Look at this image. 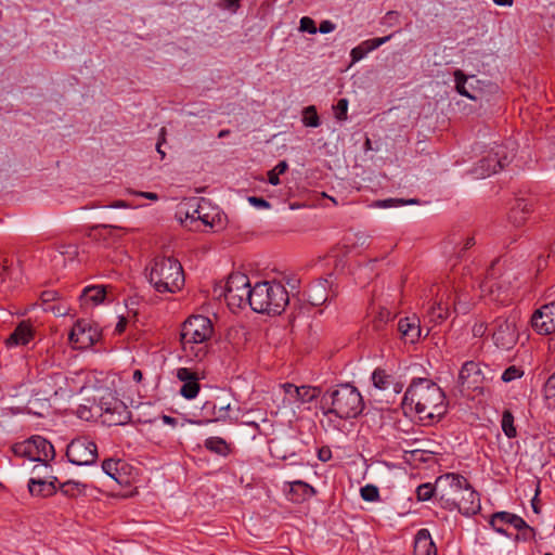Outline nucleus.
Instances as JSON below:
<instances>
[{
    "label": "nucleus",
    "instance_id": "30",
    "mask_svg": "<svg viewBox=\"0 0 555 555\" xmlns=\"http://www.w3.org/2000/svg\"><path fill=\"white\" fill-rule=\"evenodd\" d=\"M230 409V403L217 406L215 402L206 401L203 405V410L210 414L214 422H225L229 418Z\"/></svg>",
    "mask_w": 555,
    "mask_h": 555
},
{
    "label": "nucleus",
    "instance_id": "3",
    "mask_svg": "<svg viewBox=\"0 0 555 555\" xmlns=\"http://www.w3.org/2000/svg\"><path fill=\"white\" fill-rule=\"evenodd\" d=\"M214 335V325L205 315H191L180 332V343L183 352L197 361H202L210 351V340Z\"/></svg>",
    "mask_w": 555,
    "mask_h": 555
},
{
    "label": "nucleus",
    "instance_id": "48",
    "mask_svg": "<svg viewBox=\"0 0 555 555\" xmlns=\"http://www.w3.org/2000/svg\"><path fill=\"white\" fill-rule=\"evenodd\" d=\"M480 288L483 293L494 294L495 291L500 293L501 286L490 276V273H488L486 279L480 283Z\"/></svg>",
    "mask_w": 555,
    "mask_h": 555
},
{
    "label": "nucleus",
    "instance_id": "27",
    "mask_svg": "<svg viewBox=\"0 0 555 555\" xmlns=\"http://www.w3.org/2000/svg\"><path fill=\"white\" fill-rule=\"evenodd\" d=\"M414 555H437V547L428 529H420L414 539Z\"/></svg>",
    "mask_w": 555,
    "mask_h": 555
},
{
    "label": "nucleus",
    "instance_id": "51",
    "mask_svg": "<svg viewBox=\"0 0 555 555\" xmlns=\"http://www.w3.org/2000/svg\"><path fill=\"white\" fill-rule=\"evenodd\" d=\"M354 240L352 241L353 246H367L370 244V235L364 232H358L353 234Z\"/></svg>",
    "mask_w": 555,
    "mask_h": 555
},
{
    "label": "nucleus",
    "instance_id": "19",
    "mask_svg": "<svg viewBox=\"0 0 555 555\" xmlns=\"http://www.w3.org/2000/svg\"><path fill=\"white\" fill-rule=\"evenodd\" d=\"M202 210H214V206L211 205L209 199L204 197L199 198H191L186 203L182 205L179 210L180 215H184V220L180 217L181 222L184 223L185 227H190L196 222L195 216L197 211Z\"/></svg>",
    "mask_w": 555,
    "mask_h": 555
},
{
    "label": "nucleus",
    "instance_id": "64",
    "mask_svg": "<svg viewBox=\"0 0 555 555\" xmlns=\"http://www.w3.org/2000/svg\"><path fill=\"white\" fill-rule=\"evenodd\" d=\"M288 169V164L286 160H281L276 164V166L273 168V170L283 175Z\"/></svg>",
    "mask_w": 555,
    "mask_h": 555
},
{
    "label": "nucleus",
    "instance_id": "6",
    "mask_svg": "<svg viewBox=\"0 0 555 555\" xmlns=\"http://www.w3.org/2000/svg\"><path fill=\"white\" fill-rule=\"evenodd\" d=\"M289 304V296L280 282L262 281L254 285L250 308L258 313L281 314Z\"/></svg>",
    "mask_w": 555,
    "mask_h": 555
},
{
    "label": "nucleus",
    "instance_id": "60",
    "mask_svg": "<svg viewBox=\"0 0 555 555\" xmlns=\"http://www.w3.org/2000/svg\"><path fill=\"white\" fill-rule=\"evenodd\" d=\"M241 0H224V8L236 12V10L240 8Z\"/></svg>",
    "mask_w": 555,
    "mask_h": 555
},
{
    "label": "nucleus",
    "instance_id": "37",
    "mask_svg": "<svg viewBox=\"0 0 555 555\" xmlns=\"http://www.w3.org/2000/svg\"><path fill=\"white\" fill-rule=\"evenodd\" d=\"M418 204V199L411 198V199H403V198H386V199H378L373 203L374 207L377 208H391V207H398L403 205H414Z\"/></svg>",
    "mask_w": 555,
    "mask_h": 555
},
{
    "label": "nucleus",
    "instance_id": "32",
    "mask_svg": "<svg viewBox=\"0 0 555 555\" xmlns=\"http://www.w3.org/2000/svg\"><path fill=\"white\" fill-rule=\"evenodd\" d=\"M124 466L125 463L120 460L107 459L102 463V470L118 483H122L120 469Z\"/></svg>",
    "mask_w": 555,
    "mask_h": 555
},
{
    "label": "nucleus",
    "instance_id": "12",
    "mask_svg": "<svg viewBox=\"0 0 555 555\" xmlns=\"http://www.w3.org/2000/svg\"><path fill=\"white\" fill-rule=\"evenodd\" d=\"M15 452L27 456L30 461L42 462L46 466L55 456V451L50 441L41 436H33L22 444L15 447Z\"/></svg>",
    "mask_w": 555,
    "mask_h": 555
},
{
    "label": "nucleus",
    "instance_id": "20",
    "mask_svg": "<svg viewBox=\"0 0 555 555\" xmlns=\"http://www.w3.org/2000/svg\"><path fill=\"white\" fill-rule=\"evenodd\" d=\"M34 328L28 321H22L4 340L8 348L26 346L34 339Z\"/></svg>",
    "mask_w": 555,
    "mask_h": 555
},
{
    "label": "nucleus",
    "instance_id": "36",
    "mask_svg": "<svg viewBox=\"0 0 555 555\" xmlns=\"http://www.w3.org/2000/svg\"><path fill=\"white\" fill-rule=\"evenodd\" d=\"M434 495L440 496V491L437 482L435 485H431L429 482L423 483L416 488V498L418 501H428Z\"/></svg>",
    "mask_w": 555,
    "mask_h": 555
},
{
    "label": "nucleus",
    "instance_id": "14",
    "mask_svg": "<svg viewBox=\"0 0 555 555\" xmlns=\"http://www.w3.org/2000/svg\"><path fill=\"white\" fill-rule=\"evenodd\" d=\"M101 338V332L98 326L92 325L87 320H78L70 333V343L77 345V348H88L96 344Z\"/></svg>",
    "mask_w": 555,
    "mask_h": 555
},
{
    "label": "nucleus",
    "instance_id": "38",
    "mask_svg": "<svg viewBox=\"0 0 555 555\" xmlns=\"http://www.w3.org/2000/svg\"><path fill=\"white\" fill-rule=\"evenodd\" d=\"M501 426L507 438H515L517 436V430L514 426V415L509 410L503 412Z\"/></svg>",
    "mask_w": 555,
    "mask_h": 555
},
{
    "label": "nucleus",
    "instance_id": "59",
    "mask_svg": "<svg viewBox=\"0 0 555 555\" xmlns=\"http://www.w3.org/2000/svg\"><path fill=\"white\" fill-rule=\"evenodd\" d=\"M487 331V326L483 323L475 324L473 327V334L476 337H481L485 335Z\"/></svg>",
    "mask_w": 555,
    "mask_h": 555
},
{
    "label": "nucleus",
    "instance_id": "13",
    "mask_svg": "<svg viewBox=\"0 0 555 555\" xmlns=\"http://www.w3.org/2000/svg\"><path fill=\"white\" fill-rule=\"evenodd\" d=\"M481 363L475 361H466L462 365L457 377V386L461 392L465 390L482 392L483 384L491 382V377H486L481 373Z\"/></svg>",
    "mask_w": 555,
    "mask_h": 555
},
{
    "label": "nucleus",
    "instance_id": "57",
    "mask_svg": "<svg viewBox=\"0 0 555 555\" xmlns=\"http://www.w3.org/2000/svg\"><path fill=\"white\" fill-rule=\"evenodd\" d=\"M318 459L322 462H328L332 459V451L328 447H322L318 451Z\"/></svg>",
    "mask_w": 555,
    "mask_h": 555
},
{
    "label": "nucleus",
    "instance_id": "40",
    "mask_svg": "<svg viewBox=\"0 0 555 555\" xmlns=\"http://www.w3.org/2000/svg\"><path fill=\"white\" fill-rule=\"evenodd\" d=\"M544 399L548 408L555 409V372L547 378L544 385Z\"/></svg>",
    "mask_w": 555,
    "mask_h": 555
},
{
    "label": "nucleus",
    "instance_id": "26",
    "mask_svg": "<svg viewBox=\"0 0 555 555\" xmlns=\"http://www.w3.org/2000/svg\"><path fill=\"white\" fill-rule=\"evenodd\" d=\"M532 211V204L526 198L515 199L512 206L508 220L515 227H521L528 219V216Z\"/></svg>",
    "mask_w": 555,
    "mask_h": 555
},
{
    "label": "nucleus",
    "instance_id": "52",
    "mask_svg": "<svg viewBox=\"0 0 555 555\" xmlns=\"http://www.w3.org/2000/svg\"><path fill=\"white\" fill-rule=\"evenodd\" d=\"M534 529L532 527L528 528V529H525V530H521L519 531L515 537H514V540L515 541H524V542H527V541H530L534 538Z\"/></svg>",
    "mask_w": 555,
    "mask_h": 555
},
{
    "label": "nucleus",
    "instance_id": "58",
    "mask_svg": "<svg viewBox=\"0 0 555 555\" xmlns=\"http://www.w3.org/2000/svg\"><path fill=\"white\" fill-rule=\"evenodd\" d=\"M163 142H165V129L164 128L160 130V137L156 143V151L160 155V159H164L166 156L165 152L162 149Z\"/></svg>",
    "mask_w": 555,
    "mask_h": 555
},
{
    "label": "nucleus",
    "instance_id": "21",
    "mask_svg": "<svg viewBox=\"0 0 555 555\" xmlns=\"http://www.w3.org/2000/svg\"><path fill=\"white\" fill-rule=\"evenodd\" d=\"M107 288L106 285L86 286L79 296L81 308L87 309L103 304L107 295Z\"/></svg>",
    "mask_w": 555,
    "mask_h": 555
},
{
    "label": "nucleus",
    "instance_id": "61",
    "mask_svg": "<svg viewBox=\"0 0 555 555\" xmlns=\"http://www.w3.org/2000/svg\"><path fill=\"white\" fill-rule=\"evenodd\" d=\"M280 175L276 173L273 169L268 172V181L272 185H279L280 184Z\"/></svg>",
    "mask_w": 555,
    "mask_h": 555
},
{
    "label": "nucleus",
    "instance_id": "2",
    "mask_svg": "<svg viewBox=\"0 0 555 555\" xmlns=\"http://www.w3.org/2000/svg\"><path fill=\"white\" fill-rule=\"evenodd\" d=\"M440 496L439 503L448 511L457 509L464 516H473L480 512L479 493L462 475L448 473L437 478Z\"/></svg>",
    "mask_w": 555,
    "mask_h": 555
},
{
    "label": "nucleus",
    "instance_id": "35",
    "mask_svg": "<svg viewBox=\"0 0 555 555\" xmlns=\"http://www.w3.org/2000/svg\"><path fill=\"white\" fill-rule=\"evenodd\" d=\"M321 393L320 388L313 386H300L295 389V398L301 403H310Z\"/></svg>",
    "mask_w": 555,
    "mask_h": 555
},
{
    "label": "nucleus",
    "instance_id": "62",
    "mask_svg": "<svg viewBox=\"0 0 555 555\" xmlns=\"http://www.w3.org/2000/svg\"><path fill=\"white\" fill-rule=\"evenodd\" d=\"M481 366H482L481 373H483L486 377H491V382H492L496 376V372L494 370H492L487 364H481Z\"/></svg>",
    "mask_w": 555,
    "mask_h": 555
},
{
    "label": "nucleus",
    "instance_id": "31",
    "mask_svg": "<svg viewBox=\"0 0 555 555\" xmlns=\"http://www.w3.org/2000/svg\"><path fill=\"white\" fill-rule=\"evenodd\" d=\"M204 447L220 456H228L231 452L230 444L221 437H209L204 441Z\"/></svg>",
    "mask_w": 555,
    "mask_h": 555
},
{
    "label": "nucleus",
    "instance_id": "44",
    "mask_svg": "<svg viewBox=\"0 0 555 555\" xmlns=\"http://www.w3.org/2000/svg\"><path fill=\"white\" fill-rule=\"evenodd\" d=\"M360 495L363 501L376 502L379 500V490L375 485H365L360 489Z\"/></svg>",
    "mask_w": 555,
    "mask_h": 555
},
{
    "label": "nucleus",
    "instance_id": "8",
    "mask_svg": "<svg viewBox=\"0 0 555 555\" xmlns=\"http://www.w3.org/2000/svg\"><path fill=\"white\" fill-rule=\"evenodd\" d=\"M519 315L512 312L508 315L498 317L492 323V339L494 345L502 350H511L519 338L517 323Z\"/></svg>",
    "mask_w": 555,
    "mask_h": 555
},
{
    "label": "nucleus",
    "instance_id": "56",
    "mask_svg": "<svg viewBox=\"0 0 555 555\" xmlns=\"http://www.w3.org/2000/svg\"><path fill=\"white\" fill-rule=\"evenodd\" d=\"M398 18H399V13L397 11H389L384 16L383 24L392 26L395 23L398 22Z\"/></svg>",
    "mask_w": 555,
    "mask_h": 555
},
{
    "label": "nucleus",
    "instance_id": "46",
    "mask_svg": "<svg viewBox=\"0 0 555 555\" xmlns=\"http://www.w3.org/2000/svg\"><path fill=\"white\" fill-rule=\"evenodd\" d=\"M524 375L522 370L520 367H517L516 365L508 366L503 374L501 375V379L504 383H511L515 379L520 378Z\"/></svg>",
    "mask_w": 555,
    "mask_h": 555
},
{
    "label": "nucleus",
    "instance_id": "41",
    "mask_svg": "<svg viewBox=\"0 0 555 555\" xmlns=\"http://www.w3.org/2000/svg\"><path fill=\"white\" fill-rule=\"evenodd\" d=\"M302 124L306 127L317 128L320 126V117L318 115L317 108L313 105H310L304 109L302 113Z\"/></svg>",
    "mask_w": 555,
    "mask_h": 555
},
{
    "label": "nucleus",
    "instance_id": "45",
    "mask_svg": "<svg viewBox=\"0 0 555 555\" xmlns=\"http://www.w3.org/2000/svg\"><path fill=\"white\" fill-rule=\"evenodd\" d=\"M57 251L67 257L69 260H74L78 256V246L76 244H59L56 246Z\"/></svg>",
    "mask_w": 555,
    "mask_h": 555
},
{
    "label": "nucleus",
    "instance_id": "50",
    "mask_svg": "<svg viewBox=\"0 0 555 555\" xmlns=\"http://www.w3.org/2000/svg\"><path fill=\"white\" fill-rule=\"evenodd\" d=\"M11 276V263L7 258H0V281Z\"/></svg>",
    "mask_w": 555,
    "mask_h": 555
},
{
    "label": "nucleus",
    "instance_id": "42",
    "mask_svg": "<svg viewBox=\"0 0 555 555\" xmlns=\"http://www.w3.org/2000/svg\"><path fill=\"white\" fill-rule=\"evenodd\" d=\"M393 319L392 313L386 309L382 308L377 314V317L373 321V327L375 331L379 332L384 328V326Z\"/></svg>",
    "mask_w": 555,
    "mask_h": 555
},
{
    "label": "nucleus",
    "instance_id": "22",
    "mask_svg": "<svg viewBox=\"0 0 555 555\" xmlns=\"http://www.w3.org/2000/svg\"><path fill=\"white\" fill-rule=\"evenodd\" d=\"M398 332L401 334V338L405 343L414 344L421 337L420 320L415 317L401 318L397 325Z\"/></svg>",
    "mask_w": 555,
    "mask_h": 555
},
{
    "label": "nucleus",
    "instance_id": "39",
    "mask_svg": "<svg viewBox=\"0 0 555 555\" xmlns=\"http://www.w3.org/2000/svg\"><path fill=\"white\" fill-rule=\"evenodd\" d=\"M453 75L456 91L463 96H466L470 100H476V96L466 89L465 85L468 77L464 74V72H462L461 69H456Z\"/></svg>",
    "mask_w": 555,
    "mask_h": 555
},
{
    "label": "nucleus",
    "instance_id": "11",
    "mask_svg": "<svg viewBox=\"0 0 555 555\" xmlns=\"http://www.w3.org/2000/svg\"><path fill=\"white\" fill-rule=\"evenodd\" d=\"M254 286L250 287L248 276L243 273H233L225 283L224 297L229 306L242 307L245 304L250 306V295Z\"/></svg>",
    "mask_w": 555,
    "mask_h": 555
},
{
    "label": "nucleus",
    "instance_id": "29",
    "mask_svg": "<svg viewBox=\"0 0 555 555\" xmlns=\"http://www.w3.org/2000/svg\"><path fill=\"white\" fill-rule=\"evenodd\" d=\"M196 222H201L205 227H209L210 229H221L223 227L222 218L220 216L219 209L214 206V210H202L197 211L195 216Z\"/></svg>",
    "mask_w": 555,
    "mask_h": 555
},
{
    "label": "nucleus",
    "instance_id": "1",
    "mask_svg": "<svg viewBox=\"0 0 555 555\" xmlns=\"http://www.w3.org/2000/svg\"><path fill=\"white\" fill-rule=\"evenodd\" d=\"M403 409L414 411L425 425L439 422L448 412V401L443 390L428 378H413L406 388Z\"/></svg>",
    "mask_w": 555,
    "mask_h": 555
},
{
    "label": "nucleus",
    "instance_id": "23",
    "mask_svg": "<svg viewBox=\"0 0 555 555\" xmlns=\"http://www.w3.org/2000/svg\"><path fill=\"white\" fill-rule=\"evenodd\" d=\"M393 37V34H390L380 38H372L362 41L359 46L354 47L350 52V57L352 63H357L365 57L370 52L376 50L384 43L388 42Z\"/></svg>",
    "mask_w": 555,
    "mask_h": 555
},
{
    "label": "nucleus",
    "instance_id": "53",
    "mask_svg": "<svg viewBox=\"0 0 555 555\" xmlns=\"http://www.w3.org/2000/svg\"><path fill=\"white\" fill-rule=\"evenodd\" d=\"M40 298L43 304H50V302L59 300L60 294L56 291L48 289V291H44L41 293Z\"/></svg>",
    "mask_w": 555,
    "mask_h": 555
},
{
    "label": "nucleus",
    "instance_id": "15",
    "mask_svg": "<svg viewBox=\"0 0 555 555\" xmlns=\"http://www.w3.org/2000/svg\"><path fill=\"white\" fill-rule=\"evenodd\" d=\"M532 328L540 335L555 332V301L542 306L531 315Z\"/></svg>",
    "mask_w": 555,
    "mask_h": 555
},
{
    "label": "nucleus",
    "instance_id": "7",
    "mask_svg": "<svg viewBox=\"0 0 555 555\" xmlns=\"http://www.w3.org/2000/svg\"><path fill=\"white\" fill-rule=\"evenodd\" d=\"M93 400L98 403L103 423L107 426H120L130 422L131 412L128 406L109 388L99 390Z\"/></svg>",
    "mask_w": 555,
    "mask_h": 555
},
{
    "label": "nucleus",
    "instance_id": "25",
    "mask_svg": "<svg viewBox=\"0 0 555 555\" xmlns=\"http://www.w3.org/2000/svg\"><path fill=\"white\" fill-rule=\"evenodd\" d=\"M330 287L331 284L327 279H319L310 284L307 292L310 305L318 307L325 304L330 298L327 292Z\"/></svg>",
    "mask_w": 555,
    "mask_h": 555
},
{
    "label": "nucleus",
    "instance_id": "43",
    "mask_svg": "<svg viewBox=\"0 0 555 555\" xmlns=\"http://www.w3.org/2000/svg\"><path fill=\"white\" fill-rule=\"evenodd\" d=\"M291 490L292 491L299 490L301 492L302 500L311 498L317 493L315 489L312 486H310L309 483L301 481V480H296V481L292 482Z\"/></svg>",
    "mask_w": 555,
    "mask_h": 555
},
{
    "label": "nucleus",
    "instance_id": "24",
    "mask_svg": "<svg viewBox=\"0 0 555 555\" xmlns=\"http://www.w3.org/2000/svg\"><path fill=\"white\" fill-rule=\"evenodd\" d=\"M371 379L375 388L379 390L391 389L395 395H398L402 390V385L396 382L395 376L388 374L386 370L377 367L373 371Z\"/></svg>",
    "mask_w": 555,
    "mask_h": 555
},
{
    "label": "nucleus",
    "instance_id": "63",
    "mask_svg": "<svg viewBox=\"0 0 555 555\" xmlns=\"http://www.w3.org/2000/svg\"><path fill=\"white\" fill-rule=\"evenodd\" d=\"M105 207H108V208H128V207H130V205L126 201L118 199V201L112 202L111 204L106 205Z\"/></svg>",
    "mask_w": 555,
    "mask_h": 555
},
{
    "label": "nucleus",
    "instance_id": "17",
    "mask_svg": "<svg viewBox=\"0 0 555 555\" xmlns=\"http://www.w3.org/2000/svg\"><path fill=\"white\" fill-rule=\"evenodd\" d=\"M499 524H508L518 531L530 528V526L520 516L505 511L493 513L489 518V525L498 533L511 537V534Z\"/></svg>",
    "mask_w": 555,
    "mask_h": 555
},
{
    "label": "nucleus",
    "instance_id": "5",
    "mask_svg": "<svg viewBox=\"0 0 555 555\" xmlns=\"http://www.w3.org/2000/svg\"><path fill=\"white\" fill-rule=\"evenodd\" d=\"M146 271L151 285L158 293H176L184 285L183 268L173 257L156 256Z\"/></svg>",
    "mask_w": 555,
    "mask_h": 555
},
{
    "label": "nucleus",
    "instance_id": "34",
    "mask_svg": "<svg viewBox=\"0 0 555 555\" xmlns=\"http://www.w3.org/2000/svg\"><path fill=\"white\" fill-rule=\"evenodd\" d=\"M450 315V308L448 304L437 302L428 310L430 322L436 324L443 322Z\"/></svg>",
    "mask_w": 555,
    "mask_h": 555
},
{
    "label": "nucleus",
    "instance_id": "18",
    "mask_svg": "<svg viewBox=\"0 0 555 555\" xmlns=\"http://www.w3.org/2000/svg\"><path fill=\"white\" fill-rule=\"evenodd\" d=\"M176 376L182 383L180 395L186 400L195 399L201 390L197 373L188 367H179Z\"/></svg>",
    "mask_w": 555,
    "mask_h": 555
},
{
    "label": "nucleus",
    "instance_id": "16",
    "mask_svg": "<svg viewBox=\"0 0 555 555\" xmlns=\"http://www.w3.org/2000/svg\"><path fill=\"white\" fill-rule=\"evenodd\" d=\"M499 524H508L518 531L530 528V526L520 516L505 511L493 513L489 518V525L498 533L511 537V534Z\"/></svg>",
    "mask_w": 555,
    "mask_h": 555
},
{
    "label": "nucleus",
    "instance_id": "33",
    "mask_svg": "<svg viewBox=\"0 0 555 555\" xmlns=\"http://www.w3.org/2000/svg\"><path fill=\"white\" fill-rule=\"evenodd\" d=\"M87 485L81 483L75 480H67L60 485V491L69 498H77L81 494H85Z\"/></svg>",
    "mask_w": 555,
    "mask_h": 555
},
{
    "label": "nucleus",
    "instance_id": "49",
    "mask_svg": "<svg viewBox=\"0 0 555 555\" xmlns=\"http://www.w3.org/2000/svg\"><path fill=\"white\" fill-rule=\"evenodd\" d=\"M299 29L311 35H314L318 31L315 22L309 16L301 17Z\"/></svg>",
    "mask_w": 555,
    "mask_h": 555
},
{
    "label": "nucleus",
    "instance_id": "4",
    "mask_svg": "<svg viewBox=\"0 0 555 555\" xmlns=\"http://www.w3.org/2000/svg\"><path fill=\"white\" fill-rule=\"evenodd\" d=\"M323 408L328 406L324 414H334L340 420L359 416L364 410L363 397L358 388L349 383L336 385L328 389L321 399Z\"/></svg>",
    "mask_w": 555,
    "mask_h": 555
},
{
    "label": "nucleus",
    "instance_id": "10",
    "mask_svg": "<svg viewBox=\"0 0 555 555\" xmlns=\"http://www.w3.org/2000/svg\"><path fill=\"white\" fill-rule=\"evenodd\" d=\"M66 456L74 465L89 466L96 462L98 447L88 437H77L67 444Z\"/></svg>",
    "mask_w": 555,
    "mask_h": 555
},
{
    "label": "nucleus",
    "instance_id": "47",
    "mask_svg": "<svg viewBox=\"0 0 555 555\" xmlns=\"http://www.w3.org/2000/svg\"><path fill=\"white\" fill-rule=\"evenodd\" d=\"M348 104V100L345 98L338 100L337 104L334 106L337 120L343 121L347 119Z\"/></svg>",
    "mask_w": 555,
    "mask_h": 555
},
{
    "label": "nucleus",
    "instance_id": "55",
    "mask_svg": "<svg viewBox=\"0 0 555 555\" xmlns=\"http://www.w3.org/2000/svg\"><path fill=\"white\" fill-rule=\"evenodd\" d=\"M335 28H336V25L332 21L325 20L320 23L318 30L321 34H330L333 30H335Z\"/></svg>",
    "mask_w": 555,
    "mask_h": 555
},
{
    "label": "nucleus",
    "instance_id": "9",
    "mask_svg": "<svg viewBox=\"0 0 555 555\" xmlns=\"http://www.w3.org/2000/svg\"><path fill=\"white\" fill-rule=\"evenodd\" d=\"M513 157V150L508 151L506 145H499L495 151H491L477 163L474 173L479 178L494 175L504 169L512 162Z\"/></svg>",
    "mask_w": 555,
    "mask_h": 555
},
{
    "label": "nucleus",
    "instance_id": "54",
    "mask_svg": "<svg viewBox=\"0 0 555 555\" xmlns=\"http://www.w3.org/2000/svg\"><path fill=\"white\" fill-rule=\"evenodd\" d=\"M248 202L257 208H269L270 207V203L262 197L250 196V197H248Z\"/></svg>",
    "mask_w": 555,
    "mask_h": 555
},
{
    "label": "nucleus",
    "instance_id": "28",
    "mask_svg": "<svg viewBox=\"0 0 555 555\" xmlns=\"http://www.w3.org/2000/svg\"><path fill=\"white\" fill-rule=\"evenodd\" d=\"M57 481L56 477H53L51 481H46L43 479H35L30 478L28 481V490L31 495L36 496H51L56 493L57 489L55 487V482Z\"/></svg>",
    "mask_w": 555,
    "mask_h": 555
}]
</instances>
